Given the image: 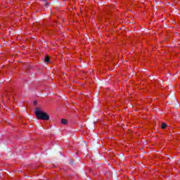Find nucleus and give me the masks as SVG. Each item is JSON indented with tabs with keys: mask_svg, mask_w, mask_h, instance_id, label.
Segmentation results:
<instances>
[{
	"mask_svg": "<svg viewBox=\"0 0 180 180\" xmlns=\"http://www.w3.org/2000/svg\"><path fill=\"white\" fill-rule=\"evenodd\" d=\"M41 1H43L44 2H46L45 3L46 8H49V6H50L51 3L47 2V0H41Z\"/></svg>",
	"mask_w": 180,
	"mask_h": 180,
	"instance_id": "obj_2",
	"label": "nucleus"
},
{
	"mask_svg": "<svg viewBox=\"0 0 180 180\" xmlns=\"http://www.w3.org/2000/svg\"><path fill=\"white\" fill-rule=\"evenodd\" d=\"M37 103V102L34 101V105H36Z\"/></svg>",
	"mask_w": 180,
	"mask_h": 180,
	"instance_id": "obj_6",
	"label": "nucleus"
},
{
	"mask_svg": "<svg viewBox=\"0 0 180 180\" xmlns=\"http://www.w3.org/2000/svg\"><path fill=\"white\" fill-rule=\"evenodd\" d=\"M35 116H37V119L41 120H49L50 115L47 114V112L41 111L40 108H37L35 110Z\"/></svg>",
	"mask_w": 180,
	"mask_h": 180,
	"instance_id": "obj_1",
	"label": "nucleus"
},
{
	"mask_svg": "<svg viewBox=\"0 0 180 180\" xmlns=\"http://www.w3.org/2000/svg\"><path fill=\"white\" fill-rule=\"evenodd\" d=\"M68 122H67V120L65 119H62L61 120V124H67Z\"/></svg>",
	"mask_w": 180,
	"mask_h": 180,
	"instance_id": "obj_4",
	"label": "nucleus"
},
{
	"mask_svg": "<svg viewBox=\"0 0 180 180\" xmlns=\"http://www.w3.org/2000/svg\"><path fill=\"white\" fill-rule=\"evenodd\" d=\"M45 63H49L50 61V57L49 56H46L44 58Z\"/></svg>",
	"mask_w": 180,
	"mask_h": 180,
	"instance_id": "obj_5",
	"label": "nucleus"
},
{
	"mask_svg": "<svg viewBox=\"0 0 180 180\" xmlns=\"http://www.w3.org/2000/svg\"><path fill=\"white\" fill-rule=\"evenodd\" d=\"M167 126H168V124H167V123L163 122V123H162L161 128L163 129H167Z\"/></svg>",
	"mask_w": 180,
	"mask_h": 180,
	"instance_id": "obj_3",
	"label": "nucleus"
}]
</instances>
